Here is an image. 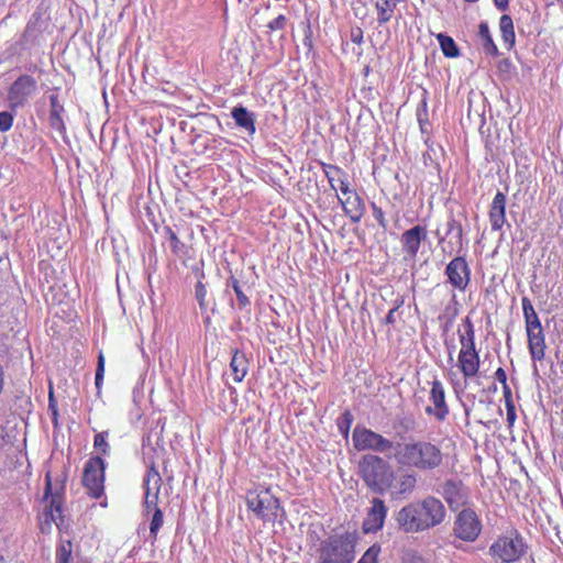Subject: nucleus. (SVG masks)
Masks as SVG:
<instances>
[{"label":"nucleus","mask_w":563,"mask_h":563,"mask_svg":"<svg viewBox=\"0 0 563 563\" xmlns=\"http://www.w3.org/2000/svg\"><path fill=\"white\" fill-rule=\"evenodd\" d=\"M446 517L443 503L433 496L411 501L395 514V521L405 533H420L440 526Z\"/></svg>","instance_id":"1"},{"label":"nucleus","mask_w":563,"mask_h":563,"mask_svg":"<svg viewBox=\"0 0 563 563\" xmlns=\"http://www.w3.org/2000/svg\"><path fill=\"white\" fill-rule=\"evenodd\" d=\"M446 454L434 440H410L397 442L395 462L402 467L419 472H433L443 466Z\"/></svg>","instance_id":"2"},{"label":"nucleus","mask_w":563,"mask_h":563,"mask_svg":"<svg viewBox=\"0 0 563 563\" xmlns=\"http://www.w3.org/2000/svg\"><path fill=\"white\" fill-rule=\"evenodd\" d=\"M357 536L354 532L333 534L322 540L317 550V563H353Z\"/></svg>","instance_id":"3"},{"label":"nucleus","mask_w":563,"mask_h":563,"mask_svg":"<svg viewBox=\"0 0 563 563\" xmlns=\"http://www.w3.org/2000/svg\"><path fill=\"white\" fill-rule=\"evenodd\" d=\"M360 475L365 485L376 494H385L391 486L394 473L379 455L366 454L358 463Z\"/></svg>","instance_id":"4"},{"label":"nucleus","mask_w":563,"mask_h":563,"mask_svg":"<svg viewBox=\"0 0 563 563\" xmlns=\"http://www.w3.org/2000/svg\"><path fill=\"white\" fill-rule=\"evenodd\" d=\"M352 440L355 450L360 452L372 451L384 454L386 457H394L397 451V442L361 424L354 428Z\"/></svg>","instance_id":"5"},{"label":"nucleus","mask_w":563,"mask_h":563,"mask_svg":"<svg viewBox=\"0 0 563 563\" xmlns=\"http://www.w3.org/2000/svg\"><path fill=\"white\" fill-rule=\"evenodd\" d=\"M245 503L249 510L264 522L274 523L278 518V512L284 514L279 499L271 493V488L249 490Z\"/></svg>","instance_id":"6"},{"label":"nucleus","mask_w":563,"mask_h":563,"mask_svg":"<svg viewBox=\"0 0 563 563\" xmlns=\"http://www.w3.org/2000/svg\"><path fill=\"white\" fill-rule=\"evenodd\" d=\"M527 551L523 538L517 532L499 537L490 547L489 553L503 563H512L519 560Z\"/></svg>","instance_id":"7"},{"label":"nucleus","mask_w":563,"mask_h":563,"mask_svg":"<svg viewBox=\"0 0 563 563\" xmlns=\"http://www.w3.org/2000/svg\"><path fill=\"white\" fill-rule=\"evenodd\" d=\"M104 472L106 463L99 455L90 457L85 463L81 482L87 494L93 499H99L103 496Z\"/></svg>","instance_id":"8"},{"label":"nucleus","mask_w":563,"mask_h":563,"mask_svg":"<svg viewBox=\"0 0 563 563\" xmlns=\"http://www.w3.org/2000/svg\"><path fill=\"white\" fill-rule=\"evenodd\" d=\"M482 532V521L472 508H463L455 517L453 536L465 542H474Z\"/></svg>","instance_id":"9"},{"label":"nucleus","mask_w":563,"mask_h":563,"mask_svg":"<svg viewBox=\"0 0 563 563\" xmlns=\"http://www.w3.org/2000/svg\"><path fill=\"white\" fill-rule=\"evenodd\" d=\"M46 26L47 21L44 19L41 10L33 12L18 42L20 48L22 51H30L32 47L41 46L43 32Z\"/></svg>","instance_id":"10"},{"label":"nucleus","mask_w":563,"mask_h":563,"mask_svg":"<svg viewBox=\"0 0 563 563\" xmlns=\"http://www.w3.org/2000/svg\"><path fill=\"white\" fill-rule=\"evenodd\" d=\"M37 89L36 80L30 75L19 76L10 86L8 101L12 110L23 107Z\"/></svg>","instance_id":"11"},{"label":"nucleus","mask_w":563,"mask_h":563,"mask_svg":"<svg viewBox=\"0 0 563 563\" xmlns=\"http://www.w3.org/2000/svg\"><path fill=\"white\" fill-rule=\"evenodd\" d=\"M63 486L53 492L51 475L46 474L45 477V497H49V504L45 506L43 517L45 523L49 525L55 522L57 527L63 523Z\"/></svg>","instance_id":"12"},{"label":"nucleus","mask_w":563,"mask_h":563,"mask_svg":"<svg viewBox=\"0 0 563 563\" xmlns=\"http://www.w3.org/2000/svg\"><path fill=\"white\" fill-rule=\"evenodd\" d=\"M440 494L452 511H457L468 501V489L462 481L449 478L441 485Z\"/></svg>","instance_id":"13"},{"label":"nucleus","mask_w":563,"mask_h":563,"mask_svg":"<svg viewBox=\"0 0 563 563\" xmlns=\"http://www.w3.org/2000/svg\"><path fill=\"white\" fill-rule=\"evenodd\" d=\"M444 273L452 287L461 291L467 288L471 280V268L463 256L454 257L446 265Z\"/></svg>","instance_id":"14"},{"label":"nucleus","mask_w":563,"mask_h":563,"mask_svg":"<svg viewBox=\"0 0 563 563\" xmlns=\"http://www.w3.org/2000/svg\"><path fill=\"white\" fill-rule=\"evenodd\" d=\"M428 239V230L424 225L417 224L400 235L402 252L406 257L415 258L420 250L421 244Z\"/></svg>","instance_id":"15"},{"label":"nucleus","mask_w":563,"mask_h":563,"mask_svg":"<svg viewBox=\"0 0 563 563\" xmlns=\"http://www.w3.org/2000/svg\"><path fill=\"white\" fill-rule=\"evenodd\" d=\"M388 508L380 498H373L371 507L367 510L363 521V530L365 533H376L382 530L385 523Z\"/></svg>","instance_id":"16"},{"label":"nucleus","mask_w":563,"mask_h":563,"mask_svg":"<svg viewBox=\"0 0 563 563\" xmlns=\"http://www.w3.org/2000/svg\"><path fill=\"white\" fill-rule=\"evenodd\" d=\"M430 401L433 404V407L428 406L426 408V413L429 416H434L438 421H443L448 417L450 410L449 406L445 401V391L443 384L439 379H434L431 383L430 390Z\"/></svg>","instance_id":"17"},{"label":"nucleus","mask_w":563,"mask_h":563,"mask_svg":"<svg viewBox=\"0 0 563 563\" xmlns=\"http://www.w3.org/2000/svg\"><path fill=\"white\" fill-rule=\"evenodd\" d=\"M489 222L493 231H499L506 223V196L497 191L489 207Z\"/></svg>","instance_id":"18"},{"label":"nucleus","mask_w":563,"mask_h":563,"mask_svg":"<svg viewBox=\"0 0 563 563\" xmlns=\"http://www.w3.org/2000/svg\"><path fill=\"white\" fill-rule=\"evenodd\" d=\"M236 126L244 131L249 136H253L256 132L255 121L256 115L242 104L235 106L231 110Z\"/></svg>","instance_id":"19"},{"label":"nucleus","mask_w":563,"mask_h":563,"mask_svg":"<svg viewBox=\"0 0 563 563\" xmlns=\"http://www.w3.org/2000/svg\"><path fill=\"white\" fill-rule=\"evenodd\" d=\"M338 199L342 205L345 216L349 217L353 223L360 222L364 214L365 206L358 194L355 191L345 198L338 196Z\"/></svg>","instance_id":"20"},{"label":"nucleus","mask_w":563,"mask_h":563,"mask_svg":"<svg viewBox=\"0 0 563 563\" xmlns=\"http://www.w3.org/2000/svg\"><path fill=\"white\" fill-rule=\"evenodd\" d=\"M528 349L532 361H542L545 356V335L543 329L527 332Z\"/></svg>","instance_id":"21"},{"label":"nucleus","mask_w":563,"mask_h":563,"mask_svg":"<svg viewBox=\"0 0 563 563\" xmlns=\"http://www.w3.org/2000/svg\"><path fill=\"white\" fill-rule=\"evenodd\" d=\"M459 367L464 377H474L479 368V355L476 350L474 351H460L459 353Z\"/></svg>","instance_id":"22"},{"label":"nucleus","mask_w":563,"mask_h":563,"mask_svg":"<svg viewBox=\"0 0 563 563\" xmlns=\"http://www.w3.org/2000/svg\"><path fill=\"white\" fill-rule=\"evenodd\" d=\"M448 230L446 234H454L455 242H448L446 245L442 246V251L444 253H448L450 255L453 254V252L460 253L463 250V228L462 224L455 220L453 217H451L448 221Z\"/></svg>","instance_id":"23"},{"label":"nucleus","mask_w":563,"mask_h":563,"mask_svg":"<svg viewBox=\"0 0 563 563\" xmlns=\"http://www.w3.org/2000/svg\"><path fill=\"white\" fill-rule=\"evenodd\" d=\"M51 111H49V125L52 129L59 133L66 132V126L62 118L64 112L63 104L59 103L58 96L53 93L49 96Z\"/></svg>","instance_id":"24"},{"label":"nucleus","mask_w":563,"mask_h":563,"mask_svg":"<svg viewBox=\"0 0 563 563\" xmlns=\"http://www.w3.org/2000/svg\"><path fill=\"white\" fill-rule=\"evenodd\" d=\"M521 305L526 323V331L529 332L543 329L541 321L531 303V300L528 297H523L521 299Z\"/></svg>","instance_id":"25"},{"label":"nucleus","mask_w":563,"mask_h":563,"mask_svg":"<svg viewBox=\"0 0 563 563\" xmlns=\"http://www.w3.org/2000/svg\"><path fill=\"white\" fill-rule=\"evenodd\" d=\"M230 367H231L234 380L236 383L242 382L249 371V360L246 358L245 354L242 352L235 351V353L232 356Z\"/></svg>","instance_id":"26"},{"label":"nucleus","mask_w":563,"mask_h":563,"mask_svg":"<svg viewBox=\"0 0 563 563\" xmlns=\"http://www.w3.org/2000/svg\"><path fill=\"white\" fill-rule=\"evenodd\" d=\"M164 238L169 243L173 254L179 258L188 255L189 246L179 240L176 232L170 227L164 228Z\"/></svg>","instance_id":"27"},{"label":"nucleus","mask_w":563,"mask_h":563,"mask_svg":"<svg viewBox=\"0 0 563 563\" xmlns=\"http://www.w3.org/2000/svg\"><path fill=\"white\" fill-rule=\"evenodd\" d=\"M499 29L504 43L511 49L516 43L514 21L510 15L503 14L499 20Z\"/></svg>","instance_id":"28"},{"label":"nucleus","mask_w":563,"mask_h":563,"mask_svg":"<svg viewBox=\"0 0 563 563\" xmlns=\"http://www.w3.org/2000/svg\"><path fill=\"white\" fill-rule=\"evenodd\" d=\"M478 36L482 40L483 49L486 54L496 56L499 54L498 48L492 37L488 23L482 21L478 25Z\"/></svg>","instance_id":"29"},{"label":"nucleus","mask_w":563,"mask_h":563,"mask_svg":"<svg viewBox=\"0 0 563 563\" xmlns=\"http://www.w3.org/2000/svg\"><path fill=\"white\" fill-rule=\"evenodd\" d=\"M463 327L465 329L464 333H460V343H461V350L460 351H474L475 347V331L473 322L468 317H466L463 321Z\"/></svg>","instance_id":"30"},{"label":"nucleus","mask_w":563,"mask_h":563,"mask_svg":"<svg viewBox=\"0 0 563 563\" xmlns=\"http://www.w3.org/2000/svg\"><path fill=\"white\" fill-rule=\"evenodd\" d=\"M397 3L396 0H380L375 3L379 25L386 24L391 20Z\"/></svg>","instance_id":"31"},{"label":"nucleus","mask_w":563,"mask_h":563,"mask_svg":"<svg viewBox=\"0 0 563 563\" xmlns=\"http://www.w3.org/2000/svg\"><path fill=\"white\" fill-rule=\"evenodd\" d=\"M437 40L445 57L456 58L460 56V49L451 36L444 33H439L437 34Z\"/></svg>","instance_id":"32"},{"label":"nucleus","mask_w":563,"mask_h":563,"mask_svg":"<svg viewBox=\"0 0 563 563\" xmlns=\"http://www.w3.org/2000/svg\"><path fill=\"white\" fill-rule=\"evenodd\" d=\"M194 273L198 277V282L195 286V297L199 303L200 310L202 312H205V311H207V307H208L207 301H206L207 288H206V285L202 283V279L205 278V273L200 267H196L194 269Z\"/></svg>","instance_id":"33"},{"label":"nucleus","mask_w":563,"mask_h":563,"mask_svg":"<svg viewBox=\"0 0 563 563\" xmlns=\"http://www.w3.org/2000/svg\"><path fill=\"white\" fill-rule=\"evenodd\" d=\"M144 488H145V494L146 493H152V494H156V495H159V490H161V486H162V477L158 473V471L155 468V466H152L145 477H144Z\"/></svg>","instance_id":"34"},{"label":"nucleus","mask_w":563,"mask_h":563,"mask_svg":"<svg viewBox=\"0 0 563 563\" xmlns=\"http://www.w3.org/2000/svg\"><path fill=\"white\" fill-rule=\"evenodd\" d=\"M417 485V476L413 473H405L399 476L395 486L396 494L409 495L413 492Z\"/></svg>","instance_id":"35"},{"label":"nucleus","mask_w":563,"mask_h":563,"mask_svg":"<svg viewBox=\"0 0 563 563\" xmlns=\"http://www.w3.org/2000/svg\"><path fill=\"white\" fill-rule=\"evenodd\" d=\"M354 417L350 410H344L336 419V426L344 439H347Z\"/></svg>","instance_id":"36"},{"label":"nucleus","mask_w":563,"mask_h":563,"mask_svg":"<svg viewBox=\"0 0 563 563\" xmlns=\"http://www.w3.org/2000/svg\"><path fill=\"white\" fill-rule=\"evenodd\" d=\"M109 431H102L95 435L93 448L100 452L101 455L108 456L110 454V445L108 443Z\"/></svg>","instance_id":"37"},{"label":"nucleus","mask_w":563,"mask_h":563,"mask_svg":"<svg viewBox=\"0 0 563 563\" xmlns=\"http://www.w3.org/2000/svg\"><path fill=\"white\" fill-rule=\"evenodd\" d=\"M163 512L161 509H156L153 511L152 519L150 522V537L152 539V543L155 542L157 538L158 530L163 526Z\"/></svg>","instance_id":"38"},{"label":"nucleus","mask_w":563,"mask_h":563,"mask_svg":"<svg viewBox=\"0 0 563 563\" xmlns=\"http://www.w3.org/2000/svg\"><path fill=\"white\" fill-rule=\"evenodd\" d=\"M251 289L246 284H242L238 289L234 290L236 296L239 309H245L251 306V299L247 296V291Z\"/></svg>","instance_id":"39"},{"label":"nucleus","mask_w":563,"mask_h":563,"mask_svg":"<svg viewBox=\"0 0 563 563\" xmlns=\"http://www.w3.org/2000/svg\"><path fill=\"white\" fill-rule=\"evenodd\" d=\"M380 553V547L373 544L362 555L357 563H378V555Z\"/></svg>","instance_id":"40"},{"label":"nucleus","mask_w":563,"mask_h":563,"mask_svg":"<svg viewBox=\"0 0 563 563\" xmlns=\"http://www.w3.org/2000/svg\"><path fill=\"white\" fill-rule=\"evenodd\" d=\"M371 208L374 219L378 222L379 227L383 230H386L388 227V222L385 218L383 209L376 202H372Z\"/></svg>","instance_id":"41"},{"label":"nucleus","mask_w":563,"mask_h":563,"mask_svg":"<svg viewBox=\"0 0 563 563\" xmlns=\"http://www.w3.org/2000/svg\"><path fill=\"white\" fill-rule=\"evenodd\" d=\"M14 115L10 111L0 112V131L8 132L13 125Z\"/></svg>","instance_id":"42"},{"label":"nucleus","mask_w":563,"mask_h":563,"mask_svg":"<svg viewBox=\"0 0 563 563\" xmlns=\"http://www.w3.org/2000/svg\"><path fill=\"white\" fill-rule=\"evenodd\" d=\"M103 375H104V356L102 353H99L97 369H96V377H95V384L98 389H100V386L102 384Z\"/></svg>","instance_id":"43"},{"label":"nucleus","mask_w":563,"mask_h":563,"mask_svg":"<svg viewBox=\"0 0 563 563\" xmlns=\"http://www.w3.org/2000/svg\"><path fill=\"white\" fill-rule=\"evenodd\" d=\"M323 170L325 173V176L329 180L331 188L333 190H336L334 186V176L332 175V172H334L335 174L344 175L343 170L340 167L330 164H323Z\"/></svg>","instance_id":"44"},{"label":"nucleus","mask_w":563,"mask_h":563,"mask_svg":"<svg viewBox=\"0 0 563 563\" xmlns=\"http://www.w3.org/2000/svg\"><path fill=\"white\" fill-rule=\"evenodd\" d=\"M157 503H158V495L152 494V493L145 494L144 506H145V509L147 510V512H150L151 510L155 511L156 509H159Z\"/></svg>","instance_id":"45"},{"label":"nucleus","mask_w":563,"mask_h":563,"mask_svg":"<svg viewBox=\"0 0 563 563\" xmlns=\"http://www.w3.org/2000/svg\"><path fill=\"white\" fill-rule=\"evenodd\" d=\"M286 23H287V19L285 15L283 14H279L277 18H275L274 20H272L268 24H267V27L271 30V31H278V30H284L286 27Z\"/></svg>","instance_id":"46"},{"label":"nucleus","mask_w":563,"mask_h":563,"mask_svg":"<svg viewBox=\"0 0 563 563\" xmlns=\"http://www.w3.org/2000/svg\"><path fill=\"white\" fill-rule=\"evenodd\" d=\"M351 41L355 44H362L363 43V30L361 27H354L351 30Z\"/></svg>","instance_id":"47"},{"label":"nucleus","mask_w":563,"mask_h":563,"mask_svg":"<svg viewBox=\"0 0 563 563\" xmlns=\"http://www.w3.org/2000/svg\"><path fill=\"white\" fill-rule=\"evenodd\" d=\"M503 394L505 398V406L515 405L512 400V393L508 384L503 386Z\"/></svg>","instance_id":"48"},{"label":"nucleus","mask_w":563,"mask_h":563,"mask_svg":"<svg viewBox=\"0 0 563 563\" xmlns=\"http://www.w3.org/2000/svg\"><path fill=\"white\" fill-rule=\"evenodd\" d=\"M506 411H507V421H508L509 426H512L517 419L515 405L506 406Z\"/></svg>","instance_id":"49"},{"label":"nucleus","mask_w":563,"mask_h":563,"mask_svg":"<svg viewBox=\"0 0 563 563\" xmlns=\"http://www.w3.org/2000/svg\"><path fill=\"white\" fill-rule=\"evenodd\" d=\"M340 190L342 192V195L345 197H347L350 194H354L355 190H351L349 188V181L346 179V177L344 178H340Z\"/></svg>","instance_id":"50"},{"label":"nucleus","mask_w":563,"mask_h":563,"mask_svg":"<svg viewBox=\"0 0 563 563\" xmlns=\"http://www.w3.org/2000/svg\"><path fill=\"white\" fill-rule=\"evenodd\" d=\"M404 560L405 563H427L422 556L416 553H407Z\"/></svg>","instance_id":"51"},{"label":"nucleus","mask_w":563,"mask_h":563,"mask_svg":"<svg viewBox=\"0 0 563 563\" xmlns=\"http://www.w3.org/2000/svg\"><path fill=\"white\" fill-rule=\"evenodd\" d=\"M495 378L504 386L507 384V374L503 367H498L495 372Z\"/></svg>","instance_id":"52"},{"label":"nucleus","mask_w":563,"mask_h":563,"mask_svg":"<svg viewBox=\"0 0 563 563\" xmlns=\"http://www.w3.org/2000/svg\"><path fill=\"white\" fill-rule=\"evenodd\" d=\"M240 286H242V283L233 275H231L228 279H227V289L228 288H232L233 291L235 289H238Z\"/></svg>","instance_id":"53"},{"label":"nucleus","mask_w":563,"mask_h":563,"mask_svg":"<svg viewBox=\"0 0 563 563\" xmlns=\"http://www.w3.org/2000/svg\"><path fill=\"white\" fill-rule=\"evenodd\" d=\"M48 409L52 411L53 413V420L56 421V418H57V407L55 405V401H54V397H53V391L51 390L49 393V400H48Z\"/></svg>","instance_id":"54"},{"label":"nucleus","mask_w":563,"mask_h":563,"mask_svg":"<svg viewBox=\"0 0 563 563\" xmlns=\"http://www.w3.org/2000/svg\"><path fill=\"white\" fill-rule=\"evenodd\" d=\"M405 305V296L398 295L394 300L393 308L394 311H398Z\"/></svg>","instance_id":"55"},{"label":"nucleus","mask_w":563,"mask_h":563,"mask_svg":"<svg viewBox=\"0 0 563 563\" xmlns=\"http://www.w3.org/2000/svg\"><path fill=\"white\" fill-rule=\"evenodd\" d=\"M302 24L305 26V30H303L305 36L303 37H312L310 18L307 16L306 20L302 22Z\"/></svg>","instance_id":"56"},{"label":"nucleus","mask_w":563,"mask_h":563,"mask_svg":"<svg viewBox=\"0 0 563 563\" xmlns=\"http://www.w3.org/2000/svg\"><path fill=\"white\" fill-rule=\"evenodd\" d=\"M494 4L498 10L505 11L509 7V0H494Z\"/></svg>","instance_id":"57"},{"label":"nucleus","mask_w":563,"mask_h":563,"mask_svg":"<svg viewBox=\"0 0 563 563\" xmlns=\"http://www.w3.org/2000/svg\"><path fill=\"white\" fill-rule=\"evenodd\" d=\"M395 313H396V311H394V309H390L388 311L387 316L385 317V323L386 324H394V323H396Z\"/></svg>","instance_id":"58"},{"label":"nucleus","mask_w":563,"mask_h":563,"mask_svg":"<svg viewBox=\"0 0 563 563\" xmlns=\"http://www.w3.org/2000/svg\"><path fill=\"white\" fill-rule=\"evenodd\" d=\"M16 399L20 401L21 408L26 409V407H31L30 397L23 396V397H16Z\"/></svg>","instance_id":"59"},{"label":"nucleus","mask_w":563,"mask_h":563,"mask_svg":"<svg viewBox=\"0 0 563 563\" xmlns=\"http://www.w3.org/2000/svg\"><path fill=\"white\" fill-rule=\"evenodd\" d=\"M511 67V62L508 58H505L499 62L498 68L499 70H508Z\"/></svg>","instance_id":"60"},{"label":"nucleus","mask_w":563,"mask_h":563,"mask_svg":"<svg viewBox=\"0 0 563 563\" xmlns=\"http://www.w3.org/2000/svg\"><path fill=\"white\" fill-rule=\"evenodd\" d=\"M302 44L307 48L308 52H311L313 49L312 37H303Z\"/></svg>","instance_id":"61"},{"label":"nucleus","mask_w":563,"mask_h":563,"mask_svg":"<svg viewBox=\"0 0 563 563\" xmlns=\"http://www.w3.org/2000/svg\"><path fill=\"white\" fill-rule=\"evenodd\" d=\"M453 317H451L442 327L443 329V332H448L450 330V328L452 327V322H453Z\"/></svg>","instance_id":"62"},{"label":"nucleus","mask_w":563,"mask_h":563,"mask_svg":"<svg viewBox=\"0 0 563 563\" xmlns=\"http://www.w3.org/2000/svg\"><path fill=\"white\" fill-rule=\"evenodd\" d=\"M434 234L439 238L438 242H439V244H441V243L444 241V238H443V236H440V232H439V230H437V231L434 232Z\"/></svg>","instance_id":"63"},{"label":"nucleus","mask_w":563,"mask_h":563,"mask_svg":"<svg viewBox=\"0 0 563 563\" xmlns=\"http://www.w3.org/2000/svg\"><path fill=\"white\" fill-rule=\"evenodd\" d=\"M419 123H420V128H421V131L424 132V126H426V123H423L422 119L419 117Z\"/></svg>","instance_id":"64"}]
</instances>
